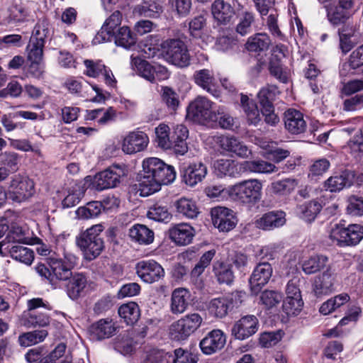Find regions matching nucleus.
Instances as JSON below:
<instances>
[{
  "instance_id": "69168bd1",
  "label": "nucleus",
  "mask_w": 363,
  "mask_h": 363,
  "mask_svg": "<svg viewBox=\"0 0 363 363\" xmlns=\"http://www.w3.org/2000/svg\"><path fill=\"white\" fill-rule=\"evenodd\" d=\"M206 25V19L202 15L191 18L189 22V33L194 38L201 37L202 30Z\"/></svg>"
},
{
  "instance_id": "f03ea898",
  "label": "nucleus",
  "mask_w": 363,
  "mask_h": 363,
  "mask_svg": "<svg viewBox=\"0 0 363 363\" xmlns=\"http://www.w3.org/2000/svg\"><path fill=\"white\" fill-rule=\"evenodd\" d=\"M262 183L257 179H251L229 186L226 191L233 200L246 204H255L262 198Z\"/></svg>"
},
{
  "instance_id": "aec40b11",
  "label": "nucleus",
  "mask_w": 363,
  "mask_h": 363,
  "mask_svg": "<svg viewBox=\"0 0 363 363\" xmlns=\"http://www.w3.org/2000/svg\"><path fill=\"white\" fill-rule=\"evenodd\" d=\"M119 204L118 200L115 197H108L102 202L92 201L88 203L86 206L79 207L76 211V214L79 218L89 219L97 217L103 208H111L113 206H118Z\"/></svg>"
},
{
  "instance_id": "6ab92c4d",
  "label": "nucleus",
  "mask_w": 363,
  "mask_h": 363,
  "mask_svg": "<svg viewBox=\"0 0 363 363\" xmlns=\"http://www.w3.org/2000/svg\"><path fill=\"white\" fill-rule=\"evenodd\" d=\"M259 321L256 316L247 315L238 320L232 328V335L238 340H245L258 330Z\"/></svg>"
},
{
  "instance_id": "e433bc0d",
  "label": "nucleus",
  "mask_w": 363,
  "mask_h": 363,
  "mask_svg": "<svg viewBox=\"0 0 363 363\" xmlns=\"http://www.w3.org/2000/svg\"><path fill=\"white\" fill-rule=\"evenodd\" d=\"M112 38L114 39V43L117 46L127 50L130 49L136 43L135 35L132 33L130 28L126 26L119 27L113 33Z\"/></svg>"
},
{
  "instance_id": "8fccbe9b",
  "label": "nucleus",
  "mask_w": 363,
  "mask_h": 363,
  "mask_svg": "<svg viewBox=\"0 0 363 363\" xmlns=\"http://www.w3.org/2000/svg\"><path fill=\"white\" fill-rule=\"evenodd\" d=\"M255 21V16L253 12L250 11L242 12L238 17L235 31L242 36L246 35L251 32L252 26Z\"/></svg>"
},
{
  "instance_id": "79ce46f5",
  "label": "nucleus",
  "mask_w": 363,
  "mask_h": 363,
  "mask_svg": "<svg viewBox=\"0 0 363 363\" xmlns=\"http://www.w3.org/2000/svg\"><path fill=\"white\" fill-rule=\"evenodd\" d=\"M213 272L219 284L230 285L234 281L231 264L216 262L213 266Z\"/></svg>"
},
{
  "instance_id": "ea45409f",
  "label": "nucleus",
  "mask_w": 363,
  "mask_h": 363,
  "mask_svg": "<svg viewBox=\"0 0 363 363\" xmlns=\"http://www.w3.org/2000/svg\"><path fill=\"white\" fill-rule=\"evenodd\" d=\"M118 312L124 322L130 325L137 323L140 315L139 306L135 302H129L121 305Z\"/></svg>"
},
{
  "instance_id": "5fc2aeb1",
  "label": "nucleus",
  "mask_w": 363,
  "mask_h": 363,
  "mask_svg": "<svg viewBox=\"0 0 363 363\" xmlns=\"http://www.w3.org/2000/svg\"><path fill=\"white\" fill-rule=\"evenodd\" d=\"M321 208L322 206L318 201H313L299 206L298 211L303 219L311 221L314 220Z\"/></svg>"
},
{
  "instance_id": "58836bf2",
  "label": "nucleus",
  "mask_w": 363,
  "mask_h": 363,
  "mask_svg": "<svg viewBox=\"0 0 363 363\" xmlns=\"http://www.w3.org/2000/svg\"><path fill=\"white\" fill-rule=\"evenodd\" d=\"M270 44L271 40L267 33H258L248 38L245 48L250 52H263L268 50Z\"/></svg>"
},
{
  "instance_id": "c9c22d12",
  "label": "nucleus",
  "mask_w": 363,
  "mask_h": 363,
  "mask_svg": "<svg viewBox=\"0 0 363 363\" xmlns=\"http://www.w3.org/2000/svg\"><path fill=\"white\" fill-rule=\"evenodd\" d=\"M129 236L132 240L140 245H150L154 240V233L146 225L135 224L129 230Z\"/></svg>"
},
{
  "instance_id": "c03bdc74",
  "label": "nucleus",
  "mask_w": 363,
  "mask_h": 363,
  "mask_svg": "<svg viewBox=\"0 0 363 363\" xmlns=\"http://www.w3.org/2000/svg\"><path fill=\"white\" fill-rule=\"evenodd\" d=\"M358 162L363 163V132L360 130L345 147Z\"/></svg>"
},
{
  "instance_id": "37998d69",
  "label": "nucleus",
  "mask_w": 363,
  "mask_h": 363,
  "mask_svg": "<svg viewBox=\"0 0 363 363\" xmlns=\"http://www.w3.org/2000/svg\"><path fill=\"white\" fill-rule=\"evenodd\" d=\"M241 106L250 124L257 125L261 120L257 104L247 95L241 94Z\"/></svg>"
},
{
  "instance_id": "dca6fc26",
  "label": "nucleus",
  "mask_w": 363,
  "mask_h": 363,
  "mask_svg": "<svg viewBox=\"0 0 363 363\" xmlns=\"http://www.w3.org/2000/svg\"><path fill=\"white\" fill-rule=\"evenodd\" d=\"M211 214L213 225L220 231L228 232L235 227L237 219L232 210L216 206L211 209Z\"/></svg>"
},
{
  "instance_id": "09e8293b",
  "label": "nucleus",
  "mask_w": 363,
  "mask_h": 363,
  "mask_svg": "<svg viewBox=\"0 0 363 363\" xmlns=\"http://www.w3.org/2000/svg\"><path fill=\"white\" fill-rule=\"evenodd\" d=\"M45 330H34L23 333L18 337V343L23 347H29L43 342L48 336Z\"/></svg>"
},
{
  "instance_id": "de8ad7c7",
  "label": "nucleus",
  "mask_w": 363,
  "mask_h": 363,
  "mask_svg": "<svg viewBox=\"0 0 363 363\" xmlns=\"http://www.w3.org/2000/svg\"><path fill=\"white\" fill-rule=\"evenodd\" d=\"M9 254L12 259L26 265H30L34 259L33 251L21 245H13L10 249Z\"/></svg>"
},
{
  "instance_id": "4d7b16f0",
  "label": "nucleus",
  "mask_w": 363,
  "mask_h": 363,
  "mask_svg": "<svg viewBox=\"0 0 363 363\" xmlns=\"http://www.w3.org/2000/svg\"><path fill=\"white\" fill-rule=\"evenodd\" d=\"M162 100L172 111H175L180 104L178 94L169 86L162 88Z\"/></svg>"
},
{
  "instance_id": "774afa93",
  "label": "nucleus",
  "mask_w": 363,
  "mask_h": 363,
  "mask_svg": "<svg viewBox=\"0 0 363 363\" xmlns=\"http://www.w3.org/2000/svg\"><path fill=\"white\" fill-rule=\"evenodd\" d=\"M84 195V191L80 186L75 185L69 191L68 194L63 199L62 204L64 208H71L79 203Z\"/></svg>"
},
{
  "instance_id": "f8f14e48",
  "label": "nucleus",
  "mask_w": 363,
  "mask_h": 363,
  "mask_svg": "<svg viewBox=\"0 0 363 363\" xmlns=\"http://www.w3.org/2000/svg\"><path fill=\"white\" fill-rule=\"evenodd\" d=\"M213 103L205 96H197L187 108V116L196 123H203L213 119Z\"/></svg>"
},
{
  "instance_id": "412c9836",
  "label": "nucleus",
  "mask_w": 363,
  "mask_h": 363,
  "mask_svg": "<svg viewBox=\"0 0 363 363\" xmlns=\"http://www.w3.org/2000/svg\"><path fill=\"white\" fill-rule=\"evenodd\" d=\"M191 302V294L184 287L175 289L171 294L169 311L174 315H180L187 311Z\"/></svg>"
},
{
  "instance_id": "39448f33",
  "label": "nucleus",
  "mask_w": 363,
  "mask_h": 363,
  "mask_svg": "<svg viewBox=\"0 0 363 363\" xmlns=\"http://www.w3.org/2000/svg\"><path fill=\"white\" fill-rule=\"evenodd\" d=\"M329 237L340 247L356 245L363 238V226L352 224L345 227L344 225L335 224Z\"/></svg>"
},
{
  "instance_id": "680f3d73",
  "label": "nucleus",
  "mask_w": 363,
  "mask_h": 363,
  "mask_svg": "<svg viewBox=\"0 0 363 363\" xmlns=\"http://www.w3.org/2000/svg\"><path fill=\"white\" fill-rule=\"evenodd\" d=\"M303 306L301 297L286 296L284 301L283 308L288 315H296L301 311Z\"/></svg>"
},
{
  "instance_id": "a19ab883",
  "label": "nucleus",
  "mask_w": 363,
  "mask_h": 363,
  "mask_svg": "<svg viewBox=\"0 0 363 363\" xmlns=\"http://www.w3.org/2000/svg\"><path fill=\"white\" fill-rule=\"evenodd\" d=\"M162 11V6L153 0L143 1L134 8L135 13L150 18H157Z\"/></svg>"
},
{
  "instance_id": "0e129e2a",
  "label": "nucleus",
  "mask_w": 363,
  "mask_h": 363,
  "mask_svg": "<svg viewBox=\"0 0 363 363\" xmlns=\"http://www.w3.org/2000/svg\"><path fill=\"white\" fill-rule=\"evenodd\" d=\"M297 186V182L294 179H286L274 182L272 184V191L275 194L284 195L294 191Z\"/></svg>"
},
{
  "instance_id": "a211bd4d",
  "label": "nucleus",
  "mask_w": 363,
  "mask_h": 363,
  "mask_svg": "<svg viewBox=\"0 0 363 363\" xmlns=\"http://www.w3.org/2000/svg\"><path fill=\"white\" fill-rule=\"evenodd\" d=\"M226 343V336L221 330L215 329L208 333L200 341L199 347L202 352L211 355L221 350Z\"/></svg>"
},
{
  "instance_id": "6e6552de",
  "label": "nucleus",
  "mask_w": 363,
  "mask_h": 363,
  "mask_svg": "<svg viewBox=\"0 0 363 363\" xmlns=\"http://www.w3.org/2000/svg\"><path fill=\"white\" fill-rule=\"evenodd\" d=\"M77 262V257L69 251L63 250L62 257L51 255L48 264L52 269L53 279L68 281L73 274L72 269Z\"/></svg>"
},
{
  "instance_id": "338daca9",
  "label": "nucleus",
  "mask_w": 363,
  "mask_h": 363,
  "mask_svg": "<svg viewBox=\"0 0 363 363\" xmlns=\"http://www.w3.org/2000/svg\"><path fill=\"white\" fill-rule=\"evenodd\" d=\"M283 335L284 333L281 330L264 332L260 335L259 344L262 347H271L281 340Z\"/></svg>"
},
{
  "instance_id": "a18cd8bd",
  "label": "nucleus",
  "mask_w": 363,
  "mask_h": 363,
  "mask_svg": "<svg viewBox=\"0 0 363 363\" xmlns=\"http://www.w3.org/2000/svg\"><path fill=\"white\" fill-rule=\"evenodd\" d=\"M279 93L278 87L275 85H267L262 87L257 94L258 101L261 108L274 106L273 102Z\"/></svg>"
},
{
  "instance_id": "9d476101",
  "label": "nucleus",
  "mask_w": 363,
  "mask_h": 363,
  "mask_svg": "<svg viewBox=\"0 0 363 363\" xmlns=\"http://www.w3.org/2000/svg\"><path fill=\"white\" fill-rule=\"evenodd\" d=\"M28 313L25 315L24 325L26 327H45L50 324V318L46 311L50 310L40 298L28 301Z\"/></svg>"
},
{
  "instance_id": "6e6d98bb",
  "label": "nucleus",
  "mask_w": 363,
  "mask_h": 363,
  "mask_svg": "<svg viewBox=\"0 0 363 363\" xmlns=\"http://www.w3.org/2000/svg\"><path fill=\"white\" fill-rule=\"evenodd\" d=\"M147 216L150 219L156 221L167 222L171 218V214L169 212L167 207L160 203H155L150 207Z\"/></svg>"
},
{
  "instance_id": "f3484780",
  "label": "nucleus",
  "mask_w": 363,
  "mask_h": 363,
  "mask_svg": "<svg viewBox=\"0 0 363 363\" xmlns=\"http://www.w3.org/2000/svg\"><path fill=\"white\" fill-rule=\"evenodd\" d=\"M272 272V267L268 262H261L255 267L249 280L252 294L257 295L261 289L269 282Z\"/></svg>"
},
{
  "instance_id": "e2e57ef3",
  "label": "nucleus",
  "mask_w": 363,
  "mask_h": 363,
  "mask_svg": "<svg viewBox=\"0 0 363 363\" xmlns=\"http://www.w3.org/2000/svg\"><path fill=\"white\" fill-rule=\"evenodd\" d=\"M281 300V294L275 290H264L260 296V301L267 308L277 306Z\"/></svg>"
},
{
  "instance_id": "4c0bfd02",
  "label": "nucleus",
  "mask_w": 363,
  "mask_h": 363,
  "mask_svg": "<svg viewBox=\"0 0 363 363\" xmlns=\"http://www.w3.org/2000/svg\"><path fill=\"white\" fill-rule=\"evenodd\" d=\"M230 306L231 302L228 298L219 297L211 299L207 305V308L210 315L222 318L226 316Z\"/></svg>"
},
{
  "instance_id": "72a5a7b5",
  "label": "nucleus",
  "mask_w": 363,
  "mask_h": 363,
  "mask_svg": "<svg viewBox=\"0 0 363 363\" xmlns=\"http://www.w3.org/2000/svg\"><path fill=\"white\" fill-rule=\"evenodd\" d=\"M242 173L268 174L275 171L274 164L262 160H247L240 162Z\"/></svg>"
},
{
  "instance_id": "7c9ffc66",
  "label": "nucleus",
  "mask_w": 363,
  "mask_h": 363,
  "mask_svg": "<svg viewBox=\"0 0 363 363\" xmlns=\"http://www.w3.org/2000/svg\"><path fill=\"white\" fill-rule=\"evenodd\" d=\"M116 330V323L109 318L101 319L92 324L89 332L92 338L101 340L113 335Z\"/></svg>"
},
{
  "instance_id": "b1692460",
  "label": "nucleus",
  "mask_w": 363,
  "mask_h": 363,
  "mask_svg": "<svg viewBox=\"0 0 363 363\" xmlns=\"http://www.w3.org/2000/svg\"><path fill=\"white\" fill-rule=\"evenodd\" d=\"M149 143V139L143 132H131L123 139L122 150L126 154H134L144 150Z\"/></svg>"
},
{
  "instance_id": "13d9d810",
  "label": "nucleus",
  "mask_w": 363,
  "mask_h": 363,
  "mask_svg": "<svg viewBox=\"0 0 363 363\" xmlns=\"http://www.w3.org/2000/svg\"><path fill=\"white\" fill-rule=\"evenodd\" d=\"M172 11L179 18H184L189 15L191 7V0H169Z\"/></svg>"
},
{
  "instance_id": "f257e3e1",
  "label": "nucleus",
  "mask_w": 363,
  "mask_h": 363,
  "mask_svg": "<svg viewBox=\"0 0 363 363\" xmlns=\"http://www.w3.org/2000/svg\"><path fill=\"white\" fill-rule=\"evenodd\" d=\"M176 172L174 167L167 164L157 157H149L143 162V173L138 180L140 195L147 196L158 191L162 185L174 181Z\"/></svg>"
},
{
  "instance_id": "49530a36",
  "label": "nucleus",
  "mask_w": 363,
  "mask_h": 363,
  "mask_svg": "<svg viewBox=\"0 0 363 363\" xmlns=\"http://www.w3.org/2000/svg\"><path fill=\"white\" fill-rule=\"evenodd\" d=\"M8 19L10 23H20L26 20L28 11L21 0H14L8 9Z\"/></svg>"
},
{
  "instance_id": "cd10ccee",
  "label": "nucleus",
  "mask_w": 363,
  "mask_h": 363,
  "mask_svg": "<svg viewBox=\"0 0 363 363\" xmlns=\"http://www.w3.org/2000/svg\"><path fill=\"white\" fill-rule=\"evenodd\" d=\"M195 230L186 223L176 225L169 230V238L179 245L189 244L194 237Z\"/></svg>"
},
{
  "instance_id": "f704fd0d",
  "label": "nucleus",
  "mask_w": 363,
  "mask_h": 363,
  "mask_svg": "<svg viewBox=\"0 0 363 363\" xmlns=\"http://www.w3.org/2000/svg\"><path fill=\"white\" fill-rule=\"evenodd\" d=\"M67 284V294L72 300L77 299L86 286L87 280L82 273H74Z\"/></svg>"
},
{
  "instance_id": "0eeeda50",
  "label": "nucleus",
  "mask_w": 363,
  "mask_h": 363,
  "mask_svg": "<svg viewBox=\"0 0 363 363\" xmlns=\"http://www.w3.org/2000/svg\"><path fill=\"white\" fill-rule=\"evenodd\" d=\"M7 189L10 198L18 203L28 200L35 194L33 181L21 174L10 177Z\"/></svg>"
},
{
  "instance_id": "7ed1b4c3",
  "label": "nucleus",
  "mask_w": 363,
  "mask_h": 363,
  "mask_svg": "<svg viewBox=\"0 0 363 363\" xmlns=\"http://www.w3.org/2000/svg\"><path fill=\"white\" fill-rule=\"evenodd\" d=\"M103 230L101 225H95L77 238V245L84 252L86 259L93 260L102 252L104 241L99 234Z\"/></svg>"
},
{
  "instance_id": "bb28decb",
  "label": "nucleus",
  "mask_w": 363,
  "mask_h": 363,
  "mask_svg": "<svg viewBox=\"0 0 363 363\" xmlns=\"http://www.w3.org/2000/svg\"><path fill=\"white\" fill-rule=\"evenodd\" d=\"M286 223L285 213L281 211H271L264 213L256 220L257 228L264 230H272L284 225Z\"/></svg>"
},
{
  "instance_id": "2eb2a0df",
  "label": "nucleus",
  "mask_w": 363,
  "mask_h": 363,
  "mask_svg": "<svg viewBox=\"0 0 363 363\" xmlns=\"http://www.w3.org/2000/svg\"><path fill=\"white\" fill-rule=\"evenodd\" d=\"M124 175L125 172L123 168L118 165L111 166L95 176L94 184L96 189L102 191L116 187Z\"/></svg>"
},
{
  "instance_id": "3c124183",
  "label": "nucleus",
  "mask_w": 363,
  "mask_h": 363,
  "mask_svg": "<svg viewBox=\"0 0 363 363\" xmlns=\"http://www.w3.org/2000/svg\"><path fill=\"white\" fill-rule=\"evenodd\" d=\"M328 260V257L324 255L312 256L303 262V271L306 274H314L323 269L326 265Z\"/></svg>"
},
{
  "instance_id": "a878e982",
  "label": "nucleus",
  "mask_w": 363,
  "mask_h": 363,
  "mask_svg": "<svg viewBox=\"0 0 363 363\" xmlns=\"http://www.w3.org/2000/svg\"><path fill=\"white\" fill-rule=\"evenodd\" d=\"M207 174V167L202 162L192 163L185 167L182 174L183 182L189 186L201 182Z\"/></svg>"
},
{
  "instance_id": "20e7f679",
  "label": "nucleus",
  "mask_w": 363,
  "mask_h": 363,
  "mask_svg": "<svg viewBox=\"0 0 363 363\" xmlns=\"http://www.w3.org/2000/svg\"><path fill=\"white\" fill-rule=\"evenodd\" d=\"M166 61L178 67L190 65L191 57L186 43L179 38H169L161 43Z\"/></svg>"
},
{
  "instance_id": "5701e85b",
  "label": "nucleus",
  "mask_w": 363,
  "mask_h": 363,
  "mask_svg": "<svg viewBox=\"0 0 363 363\" xmlns=\"http://www.w3.org/2000/svg\"><path fill=\"white\" fill-rule=\"evenodd\" d=\"M122 21V13L119 11H115L104 22L101 30L96 35L94 43H101L110 41L113 33L116 31Z\"/></svg>"
},
{
  "instance_id": "473e14b6",
  "label": "nucleus",
  "mask_w": 363,
  "mask_h": 363,
  "mask_svg": "<svg viewBox=\"0 0 363 363\" xmlns=\"http://www.w3.org/2000/svg\"><path fill=\"white\" fill-rule=\"evenodd\" d=\"M353 175L348 172H343L340 175L333 176L328 178L324 183L325 190L330 192H336L345 187L350 186L352 184Z\"/></svg>"
},
{
  "instance_id": "052dcab7",
  "label": "nucleus",
  "mask_w": 363,
  "mask_h": 363,
  "mask_svg": "<svg viewBox=\"0 0 363 363\" xmlns=\"http://www.w3.org/2000/svg\"><path fill=\"white\" fill-rule=\"evenodd\" d=\"M215 255V250H211L203 253L200 257L199 262L192 269L191 275L194 277H199L204 272L205 269L210 265Z\"/></svg>"
},
{
  "instance_id": "2f4dec72",
  "label": "nucleus",
  "mask_w": 363,
  "mask_h": 363,
  "mask_svg": "<svg viewBox=\"0 0 363 363\" xmlns=\"http://www.w3.org/2000/svg\"><path fill=\"white\" fill-rule=\"evenodd\" d=\"M213 167L216 174L220 177L228 176L235 177L242 174L240 163H238L233 160H217L213 163Z\"/></svg>"
},
{
  "instance_id": "1a4fd4ad",
  "label": "nucleus",
  "mask_w": 363,
  "mask_h": 363,
  "mask_svg": "<svg viewBox=\"0 0 363 363\" xmlns=\"http://www.w3.org/2000/svg\"><path fill=\"white\" fill-rule=\"evenodd\" d=\"M49 34L48 24L45 21L38 23L28 45V58L33 64H40L43 57L45 40Z\"/></svg>"
},
{
  "instance_id": "ddd939ff",
  "label": "nucleus",
  "mask_w": 363,
  "mask_h": 363,
  "mask_svg": "<svg viewBox=\"0 0 363 363\" xmlns=\"http://www.w3.org/2000/svg\"><path fill=\"white\" fill-rule=\"evenodd\" d=\"M214 142L223 152L233 153L242 158H247L251 154L247 146L233 135H217L214 137Z\"/></svg>"
},
{
  "instance_id": "4be33fe9",
  "label": "nucleus",
  "mask_w": 363,
  "mask_h": 363,
  "mask_svg": "<svg viewBox=\"0 0 363 363\" xmlns=\"http://www.w3.org/2000/svg\"><path fill=\"white\" fill-rule=\"evenodd\" d=\"M194 80L196 85L216 98L220 96V91L217 89V82L213 70L201 69L194 74Z\"/></svg>"
},
{
  "instance_id": "393cba45",
  "label": "nucleus",
  "mask_w": 363,
  "mask_h": 363,
  "mask_svg": "<svg viewBox=\"0 0 363 363\" xmlns=\"http://www.w3.org/2000/svg\"><path fill=\"white\" fill-rule=\"evenodd\" d=\"M335 275L330 268L315 277L313 284V291L315 296L321 297L330 294L334 290Z\"/></svg>"
},
{
  "instance_id": "c756f323",
  "label": "nucleus",
  "mask_w": 363,
  "mask_h": 363,
  "mask_svg": "<svg viewBox=\"0 0 363 363\" xmlns=\"http://www.w3.org/2000/svg\"><path fill=\"white\" fill-rule=\"evenodd\" d=\"M285 128L292 134L303 133L306 128V123L303 114L295 109H288L284 113Z\"/></svg>"
},
{
  "instance_id": "bf43d9fd",
  "label": "nucleus",
  "mask_w": 363,
  "mask_h": 363,
  "mask_svg": "<svg viewBox=\"0 0 363 363\" xmlns=\"http://www.w3.org/2000/svg\"><path fill=\"white\" fill-rule=\"evenodd\" d=\"M28 363H50L48 352L43 347H38L29 350L25 354Z\"/></svg>"
},
{
  "instance_id": "c85d7f7f",
  "label": "nucleus",
  "mask_w": 363,
  "mask_h": 363,
  "mask_svg": "<svg viewBox=\"0 0 363 363\" xmlns=\"http://www.w3.org/2000/svg\"><path fill=\"white\" fill-rule=\"evenodd\" d=\"M211 13L218 24L227 25L232 21L235 11L229 3L224 0H215L211 5Z\"/></svg>"
},
{
  "instance_id": "864d4df0",
  "label": "nucleus",
  "mask_w": 363,
  "mask_h": 363,
  "mask_svg": "<svg viewBox=\"0 0 363 363\" xmlns=\"http://www.w3.org/2000/svg\"><path fill=\"white\" fill-rule=\"evenodd\" d=\"M170 129L166 124L162 123L155 128L156 142L163 149H170L172 141L169 136Z\"/></svg>"
},
{
  "instance_id": "423d86ee",
  "label": "nucleus",
  "mask_w": 363,
  "mask_h": 363,
  "mask_svg": "<svg viewBox=\"0 0 363 363\" xmlns=\"http://www.w3.org/2000/svg\"><path fill=\"white\" fill-rule=\"evenodd\" d=\"M203 321L197 313L187 314L171 325L169 335L174 340H185L200 328Z\"/></svg>"
},
{
  "instance_id": "4468645a",
  "label": "nucleus",
  "mask_w": 363,
  "mask_h": 363,
  "mask_svg": "<svg viewBox=\"0 0 363 363\" xmlns=\"http://www.w3.org/2000/svg\"><path fill=\"white\" fill-rule=\"evenodd\" d=\"M136 274L145 283L159 281L164 277L162 267L153 259L142 260L135 265Z\"/></svg>"
},
{
  "instance_id": "603ef678",
  "label": "nucleus",
  "mask_w": 363,
  "mask_h": 363,
  "mask_svg": "<svg viewBox=\"0 0 363 363\" xmlns=\"http://www.w3.org/2000/svg\"><path fill=\"white\" fill-rule=\"evenodd\" d=\"M177 211L188 218H194L199 214L198 208L194 201L182 198L176 202Z\"/></svg>"
},
{
  "instance_id": "9b49d317",
  "label": "nucleus",
  "mask_w": 363,
  "mask_h": 363,
  "mask_svg": "<svg viewBox=\"0 0 363 363\" xmlns=\"http://www.w3.org/2000/svg\"><path fill=\"white\" fill-rule=\"evenodd\" d=\"M132 65L140 76L151 83L166 80L170 76L166 67L157 63L151 64L140 58L133 59Z\"/></svg>"
}]
</instances>
